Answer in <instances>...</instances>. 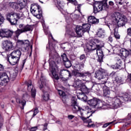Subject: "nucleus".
<instances>
[{"instance_id":"f257e3e1","label":"nucleus","mask_w":131,"mask_h":131,"mask_svg":"<svg viewBox=\"0 0 131 131\" xmlns=\"http://www.w3.org/2000/svg\"><path fill=\"white\" fill-rule=\"evenodd\" d=\"M102 47H103V41L97 38L93 39L86 45L87 50L89 51H95L97 49L96 54L98 57L97 61L100 62V64L103 62V57H104Z\"/></svg>"},{"instance_id":"f03ea898","label":"nucleus","mask_w":131,"mask_h":131,"mask_svg":"<svg viewBox=\"0 0 131 131\" xmlns=\"http://www.w3.org/2000/svg\"><path fill=\"white\" fill-rule=\"evenodd\" d=\"M131 101V93H125L119 98L117 97H110L108 98V106L112 109H117L119 108L122 103Z\"/></svg>"},{"instance_id":"7ed1b4c3","label":"nucleus","mask_w":131,"mask_h":131,"mask_svg":"<svg viewBox=\"0 0 131 131\" xmlns=\"http://www.w3.org/2000/svg\"><path fill=\"white\" fill-rule=\"evenodd\" d=\"M47 79H46V77L43 76L42 74H41V78L40 80L38 82V86H39L40 90H41L43 93L42 96L43 101H49L50 99V96L49 95V87L47 86Z\"/></svg>"},{"instance_id":"20e7f679","label":"nucleus","mask_w":131,"mask_h":131,"mask_svg":"<svg viewBox=\"0 0 131 131\" xmlns=\"http://www.w3.org/2000/svg\"><path fill=\"white\" fill-rule=\"evenodd\" d=\"M77 76H79V77H81L82 80H80L78 78H77L75 80V84L77 85V86H83V85H84L82 81H86V82H88L89 80L88 78H89L91 79V77H92V73H91L90 72H83L82 73H77Z\"/></svg>"},{"instance_id":"39448f33","label":"nucleus","mask_w":131,"mask_h":131,"mask_svg":"<svg viewBox=\"0 0 131 131\" xmlns=\"http://www.w3.org/2000/svg\"><path fill=\"white\" fill-rule=\"evenodd\" d=\"M23 13H8L6 14V19L9 22L11 25H16L19 19L23 17Z\"/></svg>"},{"instance_id":"423d86ee","label":"nucleus","mask_w":131,"mask_h":131,"mask_svg":"<svg viewBox=\"0 0 131 131\" xmlns=\"http://www.w3.org/2000/svg\"><path fill=\"white\" fill-rule=\"evenodd\" d=\"M113 19L117 23L119 27H123L127 22V18L126 16H122L119 12H116L114 14Z\"/></svg>"},{"instance_id":"0eeeda50","label":"nucleus","mask_w":131,"mask_h":131,"mask_svg":"<svg viewBox=\"0 0 131 131\" xmlns=\"http://www.w3.org/2000/svg\"><path fill=\"white\" fill-rule=\"evenodd\" d=\"M109 11V5L107 2H98L93 6V13L97 14L100 12V11Z\"/></svg>"},{"instance_id":"6e6552de","label":"nucleus","mask_w":131,"mask_h":131,"mask_svg":"<svg viewBox=\"0 0 131 131\" xmlns=\"http://www.w3.org/2000/svg\"><path fill=\"white\" fill-rule=\"evenodd\" d=\"M26 5H27V0H17V3H11L10 7L16 10L17 12H20L25 8Z\"/></svg>"},{"instance_id":"1a4fd4ad","label":"nucleus","mask_w":131,"mask_h":131,"mask_svg":"<svg viewBox=\"0 0 131 131\" xmlns=\"http://www.w3.org/2000/svg\"><path fill=\"white\" fill-rule=\"evenodd\" d=\"M80 115V118L85 123H88V127H91L93 124L90 125L91 123H92V119H89L91 116H92V114L90 116H88L89 114V111H86V110H84L81 108V109L79 111Z\"/></svg>"},{"instance_id":"9d476101","label":"nucleus","mask_w":131,"mask_h":131,"mask_svg":"<svg viewBox=\"0 0 131 131\" xmlns=\"http://www.w3.org/2000/svg\"><path fill=\"white\" fill-rule=\"evenodd\" d=\"M49 65L50 71L52 74V78H54L55 80H59V79H60L58 75V71H59V70L57 64H56V62L54 61H51L49 62Z\"/></svg>"},{"instance_id":"9b49d317","label":"nucleus","mask_w":131,"mask_h":131,"mask_svg":"<svg viewBox=\"0 0 131 131\" xmlns=\"http://www.w3.org/2000/svg\"><path fill=\"white\" fill-rule=\"evenodd\" d=\"M30 11L32 15L36 17L37 19H40V18L42 17V11L41 10L40 6L31 5Z\"/></svg>"},{"instance_id":"f8f14e48","label":"nucleus","mask_w":131,"mask_h":131,"mask_svg":"<svg viewBox=\"0 0 131 131\" xmlns=\"http://www.w3.org/2000/svg\"><path fill=\"white\" fill-rule=\"evenodd\" d=\"M104 73H105V70L102 69H99L95 72V77L97 78L101 81V83L105 84L108 80V78L106 76H103Z\"/></svg>"},{"instance_id":"ddd939ff","label":"nucleus","mask_w":131,"mask_h":131,"mask_svg":"<svg viewBox=\"0 0 131 131\" xmlns=\"http://www.w3.org/2000/svg\"><path fill=\"white\" fill-rule=\"evenodd\" d=\"M88 103L90 106L93 108H97V109H102L103 107V102L97 98L90 99L88 101Z\"/></svg>"},{"instance_id":"4468645a","label":"nucleus","mask_w":131,"mask_h":131,"mask_svg":"<svg viewBox=\"0 0 131 131\" xmlns=\"http://www.w3.org/2000/svg\"><path fill=\"white\" fill-rule=\"evenodd\" d=\"M96 86L93 85V83L91 81L86 82V85H83L81 87V91L82 94H89L91 89H94Z\"/></svg>"},{"instance_id":"2eb2a0df","label":"nucleus","mask_w":131,"mask_h":131,"mask_svg":"<svg viewBox=\"0 0 131 131\" xmlns=\"http://www.w3.org/2000/svg\"><path fill=\"white\" fill-rule=\"evenodd\" d=\"M18 42L21 45V51L23 52H28L31 45H29L30 42L28 40H18Z\"/></svg>"},{"instance_id":"dca6fc26","label":"nucleus","mask_w":131,"mask_h":131,"mask_svg":"<svg viewBox=\"0 0 131 131\" xmlns=\"http://www.w3.org/2000/svg\"><path fill=\"white\" fill-rule=\"evenodd\" d=\"M71 107L74 113L78 112L81 108L77 103V99L75 97H73L71 100Z\"/></svg>"},{"instance_id":"f3484780","label":"nucleus","mask_w":131,"mask_h":131,"mask_svg":"<svg viewBox=\"0 0 131 131\" xmlns=\"http://www.w3.org/2000/svg\"><path fill=\"white\" fill-rule=\"evenodd\" d=\"M13 35V31L7 29H0V37H11Z\"/></svg>"},{"instance_id":"a211bd4d","label":"nucleus","mask_w":131,"mask_h":131,"mask_svg":"<svg viewBox=\"0 0 131 131\" xmlns=\"http://www.w3.org/2000/svg\"><path fill=\"white\" fill-rule=\"evenodd\" d=\"M27 85L28 88V90L29 92H31V96L33 98H35L36 96V90L33 88V85H32V82L31 80H29L27 82Z\"/></svg>"},{"instance_id":"6ab92c4d","label":"nucleus","mask_w":131,"mask_h":131,"mask_svg":"<svg viewBox=\"0 0 131 131\" xmlns=\"http://www.w3.org/2000/svg\"><path fill=\"white\" fill-rule=\"evenodd\" d=\"M2 48L4 51H12L13 43L10 41L5 40L3 42Z\"/></svg>"},{"instance_id":"aec40b11","label":"nucleus","mask_w":131,"mask_h":131,"mask_svg":"<svg viewBox=\"0 0 131 131\" xmlns=\"http://www.w3.org/2000/svg\"><path fill=\"white\" fill-rule=\"evenodd\" d=\"M120 54L122 57L126 59L127 57L131 55V50L122 48L120 50Z\"/></svg>"},{"instance_id":"412c9836","label":"nucleus","mask_w":131,"mask_h":131,"mask_svg":"<svg viewBox=\"0 0 131 131\" xmlns=\"http://www.w3.org/2000/svg\"><path fill=\"white\" fill-rule=\"evenodd\" d=\"M0 79L2 80V83H1V85H4V83H7L10 81V78L9 76L6 73H0Z\"/></svg>"},{"instance_id":"4be33fe9","label":"nucleus","mask_w":131,"mask_h":131,"mask_svg":"<svg viewBox=\"0 0 131 131\" xmlns=\"http://www.w3.org/2000/svg\"><path fill=\"white\" fill-rule=\"evenodd\" d=\"M55 47L56 46L53 45V43L50 42V41H49L48 44L47 45L46 49L51 51L49 53L50 56H53L54 54L56 53V50H55Z\"/></svg>"},{"instance_id":"5701e85b","label":"nucleus","mask_w":131,"mask_h":131,"mask_svg":"<svg viewBox=\"0 0 131 131\" xmlns=\"http://www.w3.org/2000/svg\"><path fill=\"white\" fill-rule=\"evenodd\" d=\"M19 28L21 29L22 32L24 33L25 32H27L28 31H32L33 30V28L32 26L27 25L26 26H24L23 24H20L19 25Z\"/></svg>"},{"instance_id":"b1692460","label":"nucleus","mask_w":131,"mask_h":131,"mask_svg":"<svg viewBox=\"0 0 131 131\" xmlns=\"http://www.w3.org/2000/svg\"><path fill=\"white\" fill-rule=\"evenodd\" d=\"M117 63L111 66V68L112 69L115 70V69H119L120 70H121L122 68H123V65L122 64V61H121V59L118 58Z\"/></svg>"},{"instance_id":"393cba45","label":"nucleus","mask_w":131,"mask_h":131,"mask_svg":"<svg viewBox=\"0 0 131 131\" xmlns=\"http://www.w3.org/2000/svg\"><path fill=\"white\" fill-rule=\"evenodd\" d=\"M20 61V58L10 55L8 58V61L11 65H16Z\"/></svg>"},{"instance_id":"a878e982","label":"nucleus","mask_w":131,"mask_h":131,"mask_svg":"<svg viewBox=\"0 0 131 131\" xmlns=\"http://www.w3.org/2000/svg\"><path fill=\"white\" fill-rule=\"evenodd\" d=\"M75 31L78 37H82L83 33H84L82 27L80 26H76Z\"/></svg>"},{"instance_id":"bb28decb","label":"nucleus","mask_w":131,"mask_h":131,"mask_svg":"<svg viewBox=\"0 0 131 131\" xmlns=\"http://www.w3.org/2000/svg\"><path fill=\"white\" fill-rule=\"evenodd\" d=\"M74 67L75 70L77 71H80V70H82V69L84 68V63L82 62H78L75 64Z\"/></svg>"},{"instance_id":"cd10ccee","label":"nucleus","mask_w":131,"mask_h":131,"mask_svg":"<svg viewBox=\"0 0 131 131\" xmlns=\"http://www.w3.org/2000/svg\"><path fill=\"white\" fill-rule=\"evenodd\" d=\"M21 51H20L19 50H15L12 52H11L10 56H12L13 57H15L16 58H18L20 59L21 57Z\"/></svg>"},{"instance_id":"c85d7f7f","label":"nucleus","mask_w":131,"mask_h":131,"mask_svg":"<svg viewBox=\"0 0 131 131\" xmlns=\"http://www.w3.org/2000/svg\"><path fill=\"white\" fill-rule=\"evenodd\" d=\"M105 31L102 30V28H99L97 33V36L98 37H100V38H104L105 37Z\"/></svg>"},{"instance_id":"c756f323","label":"nucleus","mask_w":131,"mask_h":131,"mask_svg":"<svg viewBox=\"0 0 131 131\" xmlns=\"http://www.w3.org/2000/svg\"><path fill=\"white\" fill-rule=\"evenodd\" d=\"M88 21L92 24H96L99 23V19L96 18L94 16H91L88 17Z\"/></svg>"},{"instance_id":"7c9ffc66","label":"nucleus","mask_w":131,"mask_h":131,"mask_svg":"<svg viewBox=\"0 0 131 131\" xmlns=\"http://www.w3.org/2000/svg\"><path fill=\"white\" fill-rule=\"evenodd\" d=\"M81 27H82L84 33L89 32V31H90V29H91V25L89 24H84Z\"/></svg>"},{"instance_id":"2f4dec72","label":"nucleus","mask_w":131,"mask_h":131,"mask_svg":"<svg viewBox=\"0 0 131 131\" xmlns=\"http://www.w3.org/2000/svg\"><path fill=\"white\" fill-rule=\"evenodd\" d=\"M111 92H110V90L108 88L105 87L103 89V96L104 97H107L109 98L110 97V94Z\"/></svg>"},{"instance_id":"473e14b6","label":"nucleus","mask_w":131,"mask_h":131,"mask_svg":"<svg viewBox=\"0 0 131 131\" xmlns=\"http://www.w3.org/2000/svg\"><path fill=\"white\" fill-rule=\"evenodd\" d=\"M43 29L44 30L45 33L46 35H48L49 37H51V38H52V39H53V40H55V39H54V37H53V35H52V33H51V32H50V31H49V30L46 29V28L44 26H43Z\"/></svg>"},{"instance_id":"72a5a7b5","label":"nucleus","mask_w":131,"mask_h":131,"mask_svg":"<svg viewBox=\"0 0 131 131\" xmlns=\"http://www.w3.org/2000/svg\"><path fill=\"white\" fill-rule=\"evenodd\" d=\"M114 37L116 39H119L120 38V35L118 34V28H115L114 29Z\"/></svg>"},{"instance_id":"f704fd0d","label":"nucleus","mask_w":131,"mask_h":131,"mask_svg":"<svg viewBox=\"0 0 131 131\" xmlns=\"http://www.w3.org/2000/svg\"><path fill=\"white\" fill-rule=\"evenodd\" d=\"M115 81L117 83H120V84H123L125 82V81L120 77H116Z\"/></svg>"},{"instance_id":"c9c22d12","label":"nucleus","mask_w":131,"mask_h":131,"mask_svg":"<svg viewBox=\"0 0 131 131\" xmlns=\"http://www.w3.org/2000/svg\"><path fill=\"white\" fill-rule=\"evenodd\" d=\"M16 102H17V103L19 104V105H21V106H23V108H24V106H25L26 105V100H21L19 98H17V99H16Z\"/></svg>"},{"instance_id":"e433bc0d","label":"nucleus","mask_w":131,"mask_h":131,"mask_svg":"<svg viewBox=\"0 0 131 131\" xmlns=\"http://www.w3.org/2000/svg\"><path fill=\"white\" fill-rule=\"evenodd\" d=\"M79 60L82 61L81 63H83L84 64L86 61V56H85V54H81L80 55Z\"/></svg>"},{"instance_id":"4c0bfd02","label":"nucleus","mask_w":131,"mask_h":131,"mask_svg":"<svg viewBox=\"0 0 131 131\" xmlns=\"http://www.w3.org/2000/svg\"><path fill=\"white\" fill-rule=\"evenodd\" d=\"M66 73H67L69 75V77H71V74L70 72L68 70H62L60 71V74L61 75H64Z\"/></svg>"},{"instance_id":"58836bf2","label":"nucleus","mask_w":131,"mask_h":131,"mask_svg":"<svg viewBox=\"0 0 131 131\" xmlns=\"http://www.w3.org/2000/svg\"><path fill=\"white\" fill-rule=\"evenodd\" d=\"M63 64L64 66L66 67V68H70L71 66H72V64L71 63V61L70 60H67V61H65L63 62Z\"/></svg>"},{"instance_id":"ea45409f","label":"nucleus","mask_w":131,"mask_h":131,"mask_svg":"<svg viewBox=\"0 0 131 131\" xmlns=\"http://www.w3.org/2000/svg\"><path fill=\"white\" fill-rule=\"evenodd\" d=\"M21 33H24L23 32H22L21 29H18L15 32H14L15 35L17 37V38L19 37V35H20Z\"/></svg>"},{"instance_id":"a19ab883","label":"nucleus","mask_w":131,"mask_h":131,"mask_svg":"<svg viewBox=\"0 0 131 131\" xmlns=\"http://www.w3.org/2000/svg\"><path fill=\"white\" fill-rule=\"evenodd\" d=\"M59 95L62 99H65V98H66V94L62 91H59Z\"/></svg>"},{"instance_id":"79ce46f5","label":"nucleus","mask_w":131,"mask_h":131,"mask_svg":"<svg viewBox=\"0 0 131 131\" xmlns=\"http://www.w3.org/2000/svg\"><path fill=\"white\" fill-rule=\"evenodd\" d=\"M61 58L63 63L69 60L68 59V58H67V55H66L65 53H63V54L61 55Z\"/></svg>"},{"instance_id":"37998d69","label":"nucleus","mask_w":131,"mask_h":131,"mask_svg":"<svg viewBox=\"0 0 131 131\" xmlns=\"http://www.w3.org/2000/svg\"><path fill=\"white\" fill-rule=\"evenodd\" d=\"M67 33L70 35V36H72L75 37V33L73 31H67Z\"/></svg>"},{"instance_id":"c03bdc74","label":"nucleus","mask_w":131,"mask_h":131,"mask_svg":"<svg viewBox=\"0 0 131 131\" xmlns=\"http://www.w3.org/2000/svg\"><path fill=\"white\" fill-rule=\"evenodd\" d=\"M5 21V18L2 14L0 13V25H2L4 21Z\"/></svg>"},{"instance_id":"a18cd8bd","label":"nucleus","mask_w":131,"mask_h":131,"mask_svg":"<svg viewBox=\"0 0 131 131\" xmlns=\"http://www.w3.org/2000/svg\"><path fill=\"white\" fill-rule=\"evenodd\" d=\"M112 123H113V121L104 124L102 126V128H105L107 127V126H108V125H110V124H112Z\"/></svg>"},{"instance_id":"49530a36","label":"nucleus","mask_w":131,"mask_h":131,"mask_svg":"<svg viewBox=\"0 0 131 131\" xmlns=\"http://www.w3.org/2000/svg\"><path fill=\"white\" fill-rule=\"evenodd\" d=\"M4 118L0 115V128L3 125Z\"/></svg>"},{"instance_id":"de8ad7c7","label":"nucleus","mask_w":131,"mask_h":131,"mask_svg":"<svg viewBox=\"0 0 131 131\" xmlns=\"http://www.w3.org/2000/svg\"><path fill=\"white\" fill-rule=\"evenodd\" d=\"M38 127L37 126L32 127L30 128V131H36L37 130Z\"/></svg>"},{"instance_id":"09e8293b","label":"nucleus","mask_w":131,"mask_h":131,"mask_svg":"<svg viewBox=\"0 0 131 131\" xmlns=\"http://www.w3.org/2000/svg\"><path fill=\"white\" fill-rule=\"evenodd\" d=\"M37 113H38V108H37V107H35L33 115V117H34V116H35Z\"/></svg>"},{"instance_id":"8fccbe9b","label":"nucleus","mask_w":131,"mask_h":131,"mask_svg":"<svg viewBox=\"0 0 131 131\" xmlns=\"http://www.w3.org/2000/svg\"><path fill=\"white\" fill-rule=\"evenodd\" d=\"M23 98L24 99H25V100H27V99H28V98H29V95L27 94V93H25L23 96Z\"/></svg>"},{"instance_id":"3c124183","label":"nucleus","mask_w":131,"mask_h":131,"mask_svg":"<svg viewBox=\"0 0 131 131\" xmlns=\"http://www.w3.org/2000/svg\"><path fill=\"white\" fill-rule=\"evenodd\" d=\"M127 35L129 36H131V28H129L127 29Z\"/></svg>"},{"instance_id":"603ef678","label":"nucleus","mask_w":131,"mask_h":131,"mask_svg":"<svg viewBox=\"0 0 131 131\" xmlns=\"http://www.w3.org/2000/svg\"><path fill=\"white\" fill-rule=\"evenodd\" d=\"M43 126V130H47L48 129V123H46L43 125H42Z\"/></svg>"},{"instance_id":"864d4df0","label":"nucleus","mask_w":131,"mask_h":131,"mask_svg":"<svg viewBox=\"0 0 131 131\" xmlns=\"http://www.w3.org/2000/svg\"><path fill=\"white\" fill-rule=\"evenodd\" d=\"M110 75L111 77H115V76H116V72L113 71L110 74Z\"/></svg>"},{"instance_id":"5fc2aeb1","label":"nucleus","mask_w":131,"mask_h":131,"mask_svg":"<svg viewBox=\"0 0 131 131\" xmlns=\"http://www.w3.org/2000/svg\"><path fill=\"white\" fill-rule=\"evenodd\" d=\"M74 117H75V116H74L73 115H70L68 116V119H70V120H72V119L74 118Z\"/></svg>"},{"instance_id":"6e6d98bb","label":"nucleus","mask_w":131,"mask_h":131,"mask_svg":"<svg viewBox=\"0 0 131 131\" xmlns=\"http://www.w3.org/2000/svg\"><path fill=\"white\" fill-rule=\"evenodd\" d=\"M125 3V0H119V4L122 6V5H124Z\"/></svg>"},{"instance_id":"4d7b16f0","label":"nucleus","mask_w":131,"mask_h":131,"mask_svg":"<svg viewBox=\"0 0 131 131\" xmlns=\"http://www.w3.org/2000/svg\"><path fill=\"white\" fill-rule=\"evenodd\" d=\"M108 41L109 42H112V41H113V38H112V36H110L108 37Z\"/></svg>"},{"instance_id":"13d9d810","label":"nucleus","mask_w":131,"mask_h":131,"mask_svg":"<svg viewBox=\"0 0 131 131\" xmlns=\"http://www.w3.org/2000/svg\"><path fill=\"white\" fill-rule=\"evenodd\" d=\"M4 66H3V64H0V72L2 71H4Z\"/></svg>"},{"instance_id":"bf43d9fd","label":"nucleus","mask_w":131,"mask_h":131,"mask_svg":"<svg viewBox=\"0 0 131 131\" xmlns=\"http://www.w3.org/2000/svg\"><path fill=\"white\" fill-rule=\"evenodd\" d=\"M29 50H30L31 51L29 56L31 57V55H32V45H31L30 48H29Z\"/></svg>"},{"instance_id":"052dcab7","label":"nucleus","mask_w":131,"mask_h":131,"mask_svg":"<svg viewBox=\"0 0 131 131\" xmlns=\"http://www.w3.org/2000/svg\"><path fill=\"white\" fill-rule=\"evenodd\" d=\"M108 5L110 6H114V2H113V1H110L108 2Z\"/></svg>"},{"instance_id":"680f3d73","label":"nucleus","mask_w":131,"mask_h":131,"mask_svg":"<svg viewBox=\"0 0 131 131\" xmlns=\"http://www.w3.org/2000/svg\"><path fill=\"white\" fill-rule=\"evenodd\" d=\"M25 63H26V59H25L23 61V65H22L23 68V67H24V65H25Z\"/></svg>"},{"instance_id":"e2e57ef3","label":"nucleus","mask_w":131,"mask_h":131,"mask_svg":"<svg viewBox=\"0 0 131 131\" xmlns=\"http://www.w3.org/2000/svg\"><path fill=\"white\" fill-rule=\"evenodd\" d=\"M16 77V76H13L12 74L10 75V78H15Z\"/></svg>"},{"instance_id":"0e129e2a","label":"nucleus","mask_w":131,"mask_h":131,"mask_svg":"<svg viewBox=\"0 0 131 131\" xmlns=\"http://www.w3.org/2000/svg\"><path fill=\"white\" fill-rule=\"evenodd\" d=\"M68 1H69L70 3H74V2H75V1H76V0H68Z\"/></svg>"},{"instance_id":"69168bd1","label":"nucleus","mask_w":131,"mask_h":131,"mask_svg":"<svg viewBox=\"0 0 131 131\" xmlns=\"http://www.w3.org/2000/svg\"><path fill=\"white\" fill-rule=\"evenodd\" d=\"M87 98H88V97L86 96H84L83 97V99H85V101H88V99H86Z\"/></svg>"},{"instance_id":"338daca9","label":"nucleus","mask_w":131,"mask_h":131,"mask_svg":"<svg viewBox=\"0 0 131 131\" xmlns=\"http://www.w3.org/2000/svg\"><path fill=\"white\" fill-rule=\"evenodd\" d=\"M108 129H110V127H109L106 129V131H108Z\"/></svg>"},{"instance_id":"774afa93","label":"nucleus","mask_w":131,"mask_h":131,"mask_svg":"<svg viewBox=\"0 0 131 131\" xmlns=\"http://www.w3.org/2000/svg\"><path fill=\"white\" fill-rule=\"evenodd\" d=\"M130 80L131 81V74L130 75Z\"/></svg>"}]
</instances>
